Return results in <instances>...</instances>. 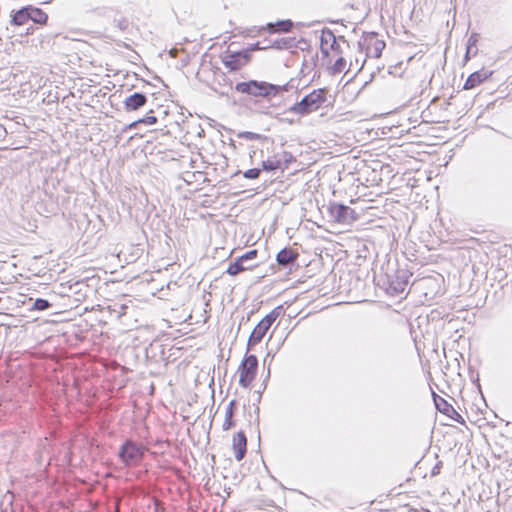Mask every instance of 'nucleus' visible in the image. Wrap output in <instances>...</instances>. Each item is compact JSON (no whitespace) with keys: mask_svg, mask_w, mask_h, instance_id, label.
I'll list each match as a JSON object with an SVG mask.
<instances>
[{"mask_svg":"<svg viewBox=\"0 0 512 512\" xmlns=\"http://www.w3.org/2000/svg\"><path fill=\"white\" fill-rule=\"evenodd\" d=\"M255 266L256 265H245L239 259V257H237L233 262L229 264V266L226 269V273L229 274L230 276H237L238 274L245 270L253 269Z\"/></svg>","mask_w":512,"mask_h":512,"instance_id":"6ab92c4d","label":"nucleus"},{"mask_svg":"<svg viewBox=\"0 0 512 512\" xmlns=\"http://www.w3.org/2000/svg\"><path fill=\"white\" fill-rule=\"evenodd\" d=\"M509 440L507 438H505L503 435H501L499 437V439L496 441V445H499L500 446V449L501 451H499V453L497 454V456L499 458H505L506 460H508V456H509V449L508 448H505L504 446V442H508Z\"/></svg>","mask_w":512,"mask_h":512,"instance_id":"c85d7f7f","label":"nucleus"},{"mask_svg":"<svg viewBox=\"0 0 512 512\" xmlns=\"http://www.w3.org/2000/svg\"><path fill=\"white\" fill-rule=\"evenodd\" d=\"M293 28V22L290 19L279 20L275 23H267L266 26L260 27L257 32L267 30L270 33L289 32Z\"/></svg>","mask_w":512,"mask_h":512,"instance_id":"4468645a","label":"nucleus"},{"mask_svg":"<svg viewBox=\"0 0 512 512\" xmlns=\"http://www.w3.org/2000/svg\"><path fill=\"white\" fill-rule=\"evenodd\" d=\"M28 8V17L29 21H32L34 24L44 25L47 23L48 15L45 11H43L39 7H35L32 5H27Z\"/></svg>","mask_w":512,"mask_h":512,"instance_id":"dca6fc26","label":"nucleus"},{"mask_svg":"<svg viewBox=\"0 0 512 512\" xmlns=\"http://www.w3.org/2000/svg\"><path fill=\"white\" fill-rule=\"evenodd\" d=\"M268 330L267 327L258 322L248 338L246 351H250L255 345L259 344Z\"/></svg>","mask_w":512,"mask_h":512,"instance_id":"2eb2a0df","label":"nucleus"},{"mask_svg":"<svg viewBox=\"0 0 512 512\" xmlns=\"http://www.w3.org/2000/svg\"><path fill=\"white\" fill-rule=\"evenodd\" d=\"M232 449L237 461L244 459L247 452V437L244 431L240 430L234 434L232 440Z\"/></svg>","mask_w":512,"mask_h":512,"instance_id":"9b49d317","label":"nucleus"},{"mask_svg":"<svg viewBox=\"0 0 512 512\" xmlns=\"http://www.w3.org/2000/svg\"><path fill=\"white\" fill-rule=\"evenodd\" d=\"M409 273L405 269L397 268V263L387 262L386 268L381 266V272L374 275L377 285L391 295H399L404 292L409 282Z\"/></svg>","mask_w":512,"mask_h":512,"instance_id":"f257e3e1","label":"nucleus"},{"mask_svg":"<svg viewBox=\"0 0 512 512\" xmlns=\"http://www.w3.org/2000/svg\"><path fill=\"white\" fill-rule=\"evenodd\" d=\"M327 30H330L329 28H323L321 31V37H320V50L323 55V57L329 56V45L331 43V39H329V35L325 32Z\"/></svg>","mask_w":512,"mask_h":512,"instance_id":"393cba45","label":"nucleus"},{"mask_svg":"<svg viewBox=\"0 0 512 512\" xmlns=\"http://www.w3.org/2000/svg\"><path fill=\"white\" fill-rule=\"evenodd\" d=\"M501 135L505 136L507 139H509V135H506L505 133H501Z\"/></svg>","mask_w":512,"mask_h":512,"instance_id":"4d7b16f0","label":"nucleus"},{"mask_svg":"<svg viewBox=\"0 0 512 512\" xmlns=\"http://www.w3.org/2000/svg\"><path fill=\"white\" fill-rule=\"evenodd\" d=\"M298 43H299V44H300V43L307 44V41H306L304 38H301V39L298 41Z\"/></svg>","mask_w":512,"mask_h":512,"instance_id":"3c124183","label":"nucleus"},{"mask_svg":"<svg viewBox=\"0 0 512 512\" xmlns=\"http://www.w3.org/2000/svg\"><path fill=\"white\" fill-rule=\"evenodd\" d=\"M258 370V358L254 354H245L244 359L241 361L239 372V385L243 388L250 387L252 381L255 379Z\"/></svg>","mask_w":512,"mask_h":512,"instance_id":"423d86ee","label":"nucleus"},{"mask_svg":"<svg viewBox=\"0 0 512 512\" xmlns=\"http://www.w3.org/2000/svg\"><path fill=\"white\" fill-rule=\"evenodd\" d=\"M239 173H240V171L238 170V171H236V172L234 173V175H233V176H236V175H238Z\"/></svg>","mask_w":512,"mask_h":512,"instance_id":"13d9d810","label":"nucleus"},{"mask_svg":"<svg viewBox=\"0 0 512 512\" xmlns=\"http://www.w3.org/2000/svg\"><path fill=\"white\" fill-rule=\"evenodd\" d=\"M441 468H442V461H438L432 468V471H431L432 476L438 475L440 473Z\"/></svg>","mask_w":512,"mask_h":512,"instance_id":"ea45409f","label":"nucleus"},{"mask_svg":"<svg viewBox=\"0 0 512 512\" xmlns=\"http://www.w3.org/2000/svg\"><path fill=\"white\" fill-rule=\"evenodd\" d=\"M283 160L285 162V166L283 168L285 169V168L288 167V163H290L291 161L294 160V157H293V155L290 152H284L283 153Z\"/></svg>","mask_w":512,"mask_h":512,"instance_id":"58836bf2","label":"nucleus"},{"mask_svg":"<svg viewBox=\"0 0 512 512\" xmlns=\"http://www.w3.org/2000/svg\"><path fill=\"white\" fill-rule=\"evenodd\" d=\"M328 90L326 88H318L305 95L299 102L294 103L289 112L306 116L312 112L319 110L327 101Z\"/></svg>","mask_w":512,"mask_h":512,"instance_id":"20e7f679","label":"nucleus"},{"mask_svg":"<svg viewBox=\"0 0 512 512\" xmlns=\"http://www.w3.org/2000/svg\"><path fill=\"white\" fill-rule=\"evenodd\" d=\"M146 451L147 448L143 444L127 438L120 445L117 456L125 467H137L141 465Z\"/></svg>","mask_w":512,"mask_h":512,"instance_id":"39448f33","label":"nucleus"},{"mask_svg":"<svg viewBox=\"0 0 512 512\" xmlns=\"http://www.w3.org/2000/svg\"><path fill=\"white\" fill-rule=\"evenodd\" d=\"M234 426H235V421L233 420V418H227V416H225V420L222 425L223 430L227 431V430L233 428Z\"/></svg>","mask_w":512,"mask_h":512,"instance_id":"4c0bfd02","label":"nucleus"},{"mask_svg":"<svg viewBox=\"0 0 512 512\" xmlns=\"http://www.w3.org/2000/svg\"><path fill=\"white\" fill-rule=\"evenodd\" d=\"M366 40L370 43L373 41V57L380 58L386 46L385 41L377 39V33L375 32H370Z\"/></svg>","mask_w":512,"mask_h":512,"instance_id":"412c9836","label":"nucleus"},{"mask_svg":"<svg viewBox=\"0 0 512 512\" xmlns=\"http://www.w3.org/2000/svg\"><path fill=\"white\" fill-rule=\"evenodd\" d=\"M237 410V401L235 399L230 400L228 403L226 409H225V416L227 418H233Z\"/></svg>","mask_w":512,"mask_h":512,"instance_id":"f704fd0d","label":"nucleus"},{"mask_svg":"<svg viewBox=\"0 0 512 512\" xmlns=\"http://www.w3.org/2000/svg\"><path fill=\"white\" fill-rule=\"evenodd\" d=\"M471 380L475 383V382H478L479 381V376L478 374L476 375V377L473 376V373L471 372Z\"/></svg>","mask_w":512,"mask_h":512,"instance_id":"79ce46f5","label":"nucleus"},{"mask_svg":"<svg viewBox=\"0 0 512 512\" xmlns=\"http://www.w3.org/2000/svg\"><path fill=\"white\" fill-rule=\"evenodd\" d=\"M34 27L31 25L26 29V35H30L34 33Z\"/></svg>","mask_w":512,"mask_h":512,"instance_id":"a19ab883","label":"nucleus"},{"mask_svg":"<svg viewBox=\"0 0 512 512\" xmlns=\"http://www.w3.org/2000/svg\"><path fill=\"white\" fill-rule=\"evenodd\" d=\"M284 314L283 305L276 306L273 310H271L268 314H266L259 322L270 329L276 319Z\"/></svg>","mask_w":512,"mask_h":512,"instance_id":"a211bd4d","label":"nucleus"},{"mask_svg":"<svg viewBox=\"0 0 512 512\" xmlns=\"http://www.w3.org/2000/svg\"><path fill=\"white\" fill-rule=\"evenodd\" d=\"M346 67V59L344 57H339L332 66L329 67V72L331 75L340 74Z\"/></svg>","mask_w":512,"mask_h":512,"instance_id":"bb28decb","label":"nucleus"},{"mask_svg":"<svg viewBox=\"0 0 512 512\" xmlns=\"http://www.w3.org/2000/svg\"><path fill=\"white\" fill-rule=\"evenodd\" d=\"M260 173H261V169L260 168H250V169H248V170L243 172V177L246 178V179L254 180V179H258L259 178Z\"/></svg>","mask_w":512,"mask_h":512,"instance_id":"c9c22d12","label":"nucleus"},{"mask_svg":"<svg viewBox=\"0 0 512 512\" xmlns=\"http://www.w3.org/2000/svg\"><path fill=\"white\" fill-rule=\"evenodd\" d=\"M365 62H366V60L364 59V60L362 61V64L360 65V67H359V68H358V70H357L358 72L362 70V68H363V66H364V64H365Z\"/></svg>","mask_w":512,"mask_h":512,"instance_id":"8fccbe9b","label":"nucleus"},{"mask_svg":"<svg viewBox=\"0 0 512 512\" xmlns=\"http://www.w3.org/2000/svg\"><path fill=\"white\" fill-rule=\"evenodd\" d=\"M297 257L298 254L292 248L285 247L277 253L276 261L280 266L288 268L296 262Z\"/></svg>","mask_w":512,"mask_h":512,"instance_id":"ddd939ff","label":"nucleus"},{"mask_svg":"<svg viewBox=\"0 0 512 512\" xmlns=\"http://www.w3.org/2000/svg\"><path fill=\"white\" fill-rule=\"evenodd\" d=\"M432 397L435 404L436 409L441 412L442 414L448 416L452 420L456 421L457 423L464 424V418L455 410V408L448 403L444 398L437 395L435 392L432 391Z\"/></svg>","mask_w":512,"mask_h":512,"instance_id":"1a4fd4ad","label":"nucleus"},{"mask_svg":"<svg viewBox=\"0 0 512 512\" xmlns=\"http://www.w3.org/2000/svg\"><path fill=\"white\" fill-rule=\"evenodd\" d=\"M325 33L328 34L329 35V39H331V43H330L328 49L333 51V52H336L338 54H342L343 51H342L341 46H340L338 41H342L343 43H347L348 44V41L346 40V38L344 36H339L337 38L332 30H327Z\"/></svg>","mask_w":512,"mask_h":512,"instance_id":"5701e85b","label":"nucleus"},{"mask_svg":"<svg viewBox=\"0 0 512 512\" xmlns=\"http://www.w3.org/2000/svg\"><path fill=\"white\" fill-rule=\"evenodd\" d=\"M510 168L509 145L495 140V150L490 159V174L497 184L508 179Z\"/></svg>","mask_w":512,"mask_h":512,"instance_id":"7ed1b4c3","label":"nucleus"},{"mask_svg":"<svg viewBox=\"0 0 512 512\" xmlns=\"http://www.w3.org/2000/svg\"><path fill=\"white\" fill-rule=\"evenodd\" d=\"M269 41H271L270 39H264L262 42H261V45H267L269 44Z\"/></svg>","mask_w":512,"mask_h":512,"instance_id":"de8ad7c7","label":"nucleus"},{"mask_svg":"<svg viewBox=\"0 0 512 512\" xmlns=\"http://www.w3.org/2000/svg\"><path fill=\"white\" fill-rule=\"evenodd\" d=\"M374 75H375V72H372V74H371V78H370V81H372V79H373Z\"/></svg>","mask_w":512,"mask_h":512,"instance_id":"6e6d98bb","label":"nucleus"},{"mask_svg":"<svg viewBox=\"0 0 512 512\" xmlns=\"http://www.w3.org/2000/svg\"><path fill=\"white\" fill-rule=\"evenodd\" d=\"M260 169H261V171L263 170V171H266V172H274L277 169L284 170V168H282L280 160H275L274 161V160H270V159L263 160Z\"/></svg>","mask_w":512,"mask_h":512,"instance_id":"a878e982","label":"nucleus"},{"mask_svg":"<svg viewBox=\"0 0 512 512\" xmlns=\"http://www.w3.org/2000/svg\"><path fill=\"white\" fill-rule=\"evenodd\" d=\"M267 362H268V365H271V361L269 362V359L267 357H265L263 360V365L265 366Z\"/></svg>","mask_w":512,"mask_h":512,"instance_id":"a18cd8bd","label":"nucleus"},{"mask_svg":"<svg viewBox=\"0 0 512 512\" xmlns=\"http://www.w3.org/2000/svg\"><path fill=\"white\" fill-rule=\"evenodd\" d=\"M270 45H271V48H274L277 50H284V49H290L293 47H297L295 37L277 38L273 41H270Z\"/></svg>","mask_w":512,"mask_h":512,"instance_id":"aec40b11","label":"nucleus"},{"mask_svg":"<svg viewBox=\"0 0 512 512\" xmlns=\"http://www.w3.org/2000/svg\"><path fill=\"white\" fill-rule=\"evenodd\" d=\"M258 255V250L256 249H252V250H249L247 252H245L244 254H242L241 256H239V259L245 264V265H251L249 262L256 259Z\"/></svg>","mask_w":512,"mask_h":512,"instance_id":"7c9ffc66","label":"nucleus"},{"mask_svg":"<svg viewBox=\"0 0 512 512\" xmlns=\"http://www.w3.org/2000/svg\"><path fill=\"white\" fill-rule=\"evenodd\" d=\"M266 357L267 358L271 357V360L273 359V356H271L270 352L267 353Z\"/></svg>","mask_w":512,"mask_h":512,"instance_id":"864d4df0","label":"nucleus"},{"mask_svg":"<svg viewBox=\"0 0 512 512\" xmlns=\"http://www.w3.org/2000/svg\"><path fill=\"white\" fill-rule=\"evenodd\" d=\"M51 306L52 304L47 299L37 298L33 302L32 309L36 311H46Z\"/></svg>","mask_w":512,"mask_h":512,"instance_id":"cd10ccee","label":"nucleus"},{"mask_svg":"<svg viewBox=\"0 0 512 512\" xmlns=\"http://www.w3.org/2000/svg\"><path fill=\"white\" fill-rule=\"evenodd\" d=\"M267 362H268V365H271V361L269 362V359L267 357H265L263 360V365L265 366Z\"/></svg>","mask_w":512,"mask_h":512,"instance_id":"49530a36","label":"nucleus"},{"mask_svg":"<svg viewBox=\"0 0 512 512\" xmlns=\"http://www.w3.org/2000/svg\"><path fill=\"white\" fill-rule=\"evenodd\" d=\"M327 210L330 219L339 224H350L358 218L354 209L342 203H330Z\"/></svg>","mask_w":512,"mask_h":512,"instance_id":"0eeeda50","label":"nucleus"},{"mask_svg":"<svg viewBox=\"0 0 512 512\" xmlns=\"http://www.w3.org/2000/svg\"><path fill=\"white\" fill-rule=\"evenodd\" d=\"M271 48L270 43L267 45H261V42L258 41L256 43L250 44L247 48L243 49L244 51H248V55L251 56V53L254 51L267 50Z\"/></svg>","mask_w":512,"mask_h":512,"instance_id":"473e14b6","label":"nucleus"},{"mask_svg":"<svg viewBox=\"0 0 512 512\" xmlns=\"http://www.w3.org/2000/svg\"><path fill=\"white\" fill-rule=\"evenodd\" d=\"M269 377H270V368H268L267 376L264 379V383H266V381L269 379Z\"/></svg>","mask_w":512,"mask_h":512,"instance_id":"09e8293b","label":"nucleus"},{"mask_svg":"<svg viewBox=\"0 0 512 512\" xmlns=\"http://www.w3.org/2000/svg\"><path fill=\"white\" fill-rule=\"evenodd\" d=\"M27 6L11 11L10 24L12 26H23L29 22Z\"/></svg>","mask_w":512,"mask_h":512,"instance_id":"f3484780","label":"nucleus"},{"mask_svg":"<svg viewBox=\"0 0 512 512\" xmlns=\"http://www.w3.org/2000/svg\"><path fill=\"white\" fill-rule=\"evenodd\" d=\"M251 60V56L248 55V51L239 50L231 51L227 50L221 55V61L223 65L230 71H239L242 67L248 64Z\"/></svg>","mask_w":512,"mask_h":512,"instance_id":"6e6552de","label":"nucleus"},{"mask_svg":"<svg viewBox=\"0 0 512 512\" xmlns=\"http://www.w3.org/2000/svg\"><path fill=\"white\" fill-rule=\"evenodd\" d=\"M157 117L153 115V110H149L146 116L133 121L128 125V129H135L138 127L139 124H145V125H154L157 123Z\"/></svg>","mask_w":512,"mask_h":512,"instance_id":"b1692460","label":"nucleus"},{"mask_svg":"<svg viewBox=\"0 0 512 512\" xmlns=\"http://www.w3.org/2000/svg\"><path fill=\"white\" fill-rule=\"evenodd\" d=\"M479 38H480V36L476 32H472L471 35L469 36V38L467 40V44H466V52L464 55L465 61H468L471 58V54H473V55L477 54L478 50L476 48V45H477Z\"/></svg>","mask_w":512,"mask_h":512,"instance_id":"4be33fe9","label":"nucleus"},{"mask_svg":"<svg viewBox=\"0 0 512 512\" xmlns=\"http://www.w3.org/2000/svg\"><path fill=\"white\" fill-rule=\"evenodd\" d=\"M403 65H404V62L400 61L397 64H395L393 66H390L389 67V71H388L389 74H391L393 76L401 77L403 75L404 70H405V68H403Z\"/></svg>","mask_w":512,"mask_h":512,"instance_id":"72a5a7b5","label":"nucleus"},{"mask_svg":"<svg viewBox=\"0 0 512 512\" xmlns=\"http://www.w3.org/2000/svg\"><path fill=\"white\" fill-rule=\"evenodd\" d=\"M148 101L147 95L143 92H134L123 101L126 112H134L144 107Z\"/></svg>","mask_w":512,"mask_h":512,"instance_id":"9d476101","label":"nucleus"},{"mask_svg":"<svg viewBox=\"0 0 512 512\" xmlns=\"http://www.w3.org/2000/svg\"><path fill=\"white\" fill-rule=\"evenodd\" d=\"M81 286H84V285L82 283H80V282H76L74 285H71L69 287V289L71 291H73V293L78 294L79 296L85 297L86 294H82L81 293ZM76 299L80 300V297H77Z\"/></svg>","mask_w":512,"mask_h":512,"instance_id":"e433bc0d","label":"nucleus"},{"mask_svg":"<svg viewBox=\"0 0 512 512\" xmlns=\"http://www.w3.org/2000/svg\"><path fill=\"white\" fill-rule=\"evenodd\" d=\"M414 58V56H410L408 59H407V63H409L410 61H412Z\"/></svg>","mask_w":512,"mask_h":512,"instance_id":"603ef678","label":"nucleus"},{"mask_svg":"<svg viewBox=\"0 0 512 512\" xmlns=\"http://www.w3.org/2000/svg\"><path fill=\"white\" fill-rule=\"evenodd\" d=\"M238 138H242V139H245V140H260V139H263L265 138V136L261 135V134H258V133H255V132H251V131H243V132H240L238 133Z\"/></svg>","mask_w":512,"mask_h":512,"instance_id":"2f4dec72","label":"nucleus"},{"mask_svg":"<svg viewBox=\"0 0 512 512\" xmlns=\"http://www.w3.org/2000/svg\"><path fill=\"white\" fill-rule=\"evenodd\" d=\"M228 89H229V90H232V89H233V87H232V82H230V84H229V86H228Z\"/></svg>","mask_w":512,"mask_h":512,"instance_id":"5fc2aeb1","label":"nucleus"},{"mask_svg":"<svg viewBox=\"0 0 512 512\" xmlns=\"http://www.w3.org/2000/svg\"><path fill=\"white\" fill-rule=\"evenodd\" d=\"M219 94L221 96H228L229 92L228 91H225V90H222L221 92H219Z\"/></svg>","mask_w":512,"mask_h":512,"instance_id":"c03bdc74","label":"nucleus"},{"mask_svg":"<svg viewBox=\"0 0 512 512\" xmlns=\"http://www.w3.org/2000/svg\"><path fill=\"white\" fill-rule=\"evenodd\" d=\"M115 26L122 32H129L131 29V22L125 18L114 19Z\"/></svg>","mask_w":512,"mask_h":512,"instance_id":"c756f323","label":"nucleus"},{"mask_svg":"<svg viewBox=\"0 0 512 512\" xmlns=\"http://www.w3.org/2000/svg\"><path fill=\"white\" fill-rule=\"evenodd\" d=\"M289 87L288 83L284 85H276L266 81L248 80L237 82L234 89L241 94L270 100L272 97L288 92Z\"/></svg>","mask_w":512,"mask_h":512,"instance_id":"f03ea898","label":"nucleus"},{"mask_svg":"<svg viewBox=\"0 0 512 512\" xmlns=\"http://www.w3.org/2000/svg\"><path fill=\"white\" fill-rule=\"evenodd\" d=\"M255 30V27L253 29L247 30V32L244 34L245 36H251V33Z\"/></svg>","mask_w":512,"mask_h":512,"instance_id":"37998d69","label":"nucleus"},{"mask_svg":"<svg viewBox=\"0 0 512 512\" xmlns=\"http://www.w3.org/2000/svg\"><path fill=\"white\" fill-rule=\"evenodd\" d=\"M492 75V71L481 69L471 73L466 79L463 89L471 90L482 84Z\"/></svg>","mask_w":512,"mask_h":512,"instance_id":"f8f14e48","label":"nucleus"}]
</instances>
